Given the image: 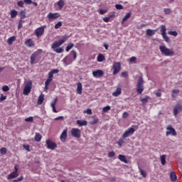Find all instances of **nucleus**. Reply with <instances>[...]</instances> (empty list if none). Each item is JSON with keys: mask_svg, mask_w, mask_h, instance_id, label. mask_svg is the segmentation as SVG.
Here are the masks:
<instances>
[{"mask_svg": "<svg viewBox=\"0 0 182 182\" xmlns=\"http://www.w3.org/2000/svg\"><path fill=\"white\" fill-rule=\"evenodd\" d=\"M99 123V119H95L92 122L91 124H97Z\"/></svg>", "mask_w": 182, "mask_h": 182, "instance_id": "nucleus-61", "label": "nucleus"}, {"mask_svg": "<svg viewBox=\"0 0 182 182\" xmlns=\"http://www.w3.org/2000/svg\"><path fill=\"white\" fill-rule=\"evenodd\" d=\"M84 113H87V114H92V110L90 109H87Z\"/></svg>", "mask_w": 182, "mask_h": 182, "instance_id": "nucleus-64", "label": "nucleus"}, {"mask_svg": "<svg viewBox=\"0 0 182 182\" xmlns=\"http://www.w3.org/2000/svg\"><path fill=\"white\" fill-rule=\"evenodd\" d=\"M167 132H166V136H177V132H176V129L173 128V126L169 125L166 127Z\"/></svg>", "mask_w": 182, "mask_h": 182, "instance_id": "nucleus-9", "label": "nucleus"}, {"mask_svg": "<svg viewBox=\"0 0 182 182\" xmlns=\"http://www.w3.org/2000/svg\"><path fill=\"white\" fill-rule=\"evenodd\" d=\"M25 122H29L30 123H33V117H29L25 119Z\"/></svg>", "mask_w": 182, "mask_h": 182, "instance_id": "nucleus-49", "label": "nucleus"}, {"mask_svg": "<svg viewBox=\"0 0 182 182\" xmlns=\"http://www.w3.org/2000/svg\"><path fill=\"white\" fill-rule=\"evenodd\" d=\"M105 59H106V58L104 56L103 54L100 53L97 58V62H103V60H105Z\"/></svg>", "mask_w": 182, "mask_h": 182, "instance_id": "nucleus-32", "label": "nucleus"}, {"mask_svg": "<svg viewBox=\"0 0 182 182\" xmlns=\"http://www.w3.org/2000/svg\"><path fill=\"white\" fill-rule=\"evenodd\" d=\"M63 62L65 66H68V65H72L73 60H72V57L68 55L63 60Z\"/></svg>", "mask_w": 182, "mask_h": 182, "instance_id": "nucleus-16", "label": "nucleus"}, {"mask_svg": "<svg viewBox=\"0 0 182 182\" xmlns=\"http://www.w3.org/2000/svg\"><path fill=\"white\" fill-rule=\"evenodd\" d=\"M139 171H140L141 176H142V177H144V178H146V177H147V173H146V171L141 169V168H139Z\"/></svg>", "mask_w": 182, "mask_h": 182, "instance_id": "nucleus-38", "label": "nucleus"}, {"mask_svg": "<svg viewBox=\"0 0 182 182\" xmlns=\"http://www.w3.org/2000/svg\"><path fill=\"white\" fill-rule=\"evenodd\" d=\"M59 73V70L53 69L50 73H48V79L53 80V75Z\"/></svg>", "mask_w": 182, "mask_h": 182, "instance_id": "nucleus-19", "label": "nucleus"}, {"mask_svg": "<svg viewBox=\"0 0 182 182\" xmlns=\"http://www.w3.org/2000/svg\"><path fill=\"white\" fill-rule=\"evenodd\" d=\"M71 134H72L73 137H76L77 139H80V136H82L80 129H79L77 128H73L71 129Z\"/></svg>", "mask_w": 182, "mask_h": 182, "instance_id": "nucleus-11", "label": "nucleus"}, {"mask_svg": "<svg viewBox=\"0 0 182 182\" xmlns=\"http://www.w3.org/2000/svg\"><path fill=\"white\" fill-rule=\"evenodd\" d=\"M32 89V81L30 80L25 85L24 89H23V95H26V96H28L29 93H31V90Z\"/></svg>", "mask_w": 182, "mask_h": 182, "instance_id": "nucleus-6", "label": "nucleus"}, {"mask_svg": "<svg viewBox=\"0 0 182 182\" xmlns=\"http://www.w3.org/2000/svg\"><path fill=\"white\" fill-rule=\"evenodd\" d=\"M63 23L62 21H58L54 26L55 29H59L60 26H62Z\"/></svg>", "mask_w": 182, "mask_h": 182, "instance_id": "nucleus-43", "label": "nucleus"}, {"mask_svg": "<svg viewBox=\"0 0 182 182\" xmlns=\"http://www.w3.org/2000/svg\"><path fill=\"white\" fill-rule=\"evenodd\" d=\"M113 73L112 75H117L120 70H122V65H120V63L117 62L114 63L112 65Z\"/></svg>", "mask_w": 182, "mask_h": 182, "instance_id": "nucleus-8", "label": "nucleus"}, {"mask_svg": "<svg viewBox=\"0 0 182 182\" xmlns=\"http://www.w3.org/2000/svg\"><path fill=\"white\" fill-rule=\"evenodd\" d=\"M20 18L21 21L22 19H25V18H26V12L24 11H20Z\"/></svg>", "mask_w": 182, "mask_h": 182, "instance_id": "nucleus-36", "label": "nucleus"}, {"mask_svg": "<svg viewBox=\"0 0 182 182\" xmlns=\"http://www.w3.org/2000/svg\"><path fill=\"white\" fill-rule=\"evenodd\" d=\"M156 32H157V29L151 30L150 28H148L146 30V35L148 36H153V35H155Z\"/></svg>", "mask_w": 182, "mask_h": 182, "instance_id": "nucleus-23", "label": "nucleus"}, {"mask_svg": "<svg viewBox=\"0 0 182 182\" xmlns=\"http://www.w3.org/2000/svg\"><path fill=\"white\" fill-rule=\"evenodd\" d=\"M43 100H45V95L41 94L40 95L37 103L38 105H42L43 103Z\"/></svg>", "mask_w": 182, "mask_h": 182, "instance_id": "nucleus-26", "label": "nucleus"}, {"mask_svg": "<svg viewBox=\"0 0 182 182\" xmlns=\"http://www.w3.org/2000/svg\"><path fill=\"white\" fill-rule=\"evenodd\" d=\"M117 143L118 146H119V147H122V146H123V143H124V139H123V136H122V138L119 139Z\"/></svg>", "mask_w": 182, "mask_h": 182, "instance_id": "nucleus-37", "label": "nucleus"}, {"mask_svg": "<svg viewBox=\"0 0 182 182\" xmlns=\"http://www.w3.org/2000/svg\"><path fill=\"white\" fill-rule=\"evenodd\" d=\"M166 155H161L160 159H161V163L162 164V166L166 165Z\"/></svg>", "mask_w": 182, "mask_h": 182, "instance_id": "nucleus-34", "label": "nucleus"}, {"mask_svg": "<svg viewBox=\"0 0 182 182\" xmlns=\"http://www.w3.org/2000/svg\"><path fill=\"white\" fill-rule=\"evenodd\" d=\"M168 35H171L172 36H177V35H178V33L176 31H168Z\"/></svg>", "mask_w": 182, "mask_h": 182, "instance_id": "nucleus-47", "label": "nucleus"}, {"mask_svg": "<svg viewBox=\"0 0 182 182\" xmlns=\"http://www.w3.org/2000/svg\"><path fill=\"white\" fill-rule=\"evenodd\" d=\"M118 159L120 161H122V163H124L125 164H127V163H129L127 161V159H126V156L124 155L119 154L118 156Z\"/></svg>", "mask_w": 182, "mask_h": 182, "instance_id": "nucleus-24", "label": "nucleus"}, {"mask_svg": "<svg viewBox=\"0 0 182 182\" xmlns=\"http://www.w3.org/2000/svg\"><path fill=\"white\" fill-rule=\"evenodd\" d=\"M52 80H52L51 78H48V79L46 80L45 84L47 85H50V82H52Z\"/></svg>", "mask_w": 182, "mask_h": 182, "instance_id": "nucleus-60", "label": "nucleus"}, {"mask_svg": "<svg viewBox=\"0 0 182 182\" xmlns=\"http://www.w3.org/2000/svg\"><path fill=\"white\" fill-rule=\"evenodd\" d=\"M34 139L36 141L39 142L41 141V140H42V135H41V134L39 133H36L34 136Z\"/></svg>", "mask_w": 182, "mask_h": 182, "instance_id": "nucleus-33", "label": "nucleus"}, {"mask_svg": "<svg viewBox=\"0 0 182 182\" xmlns=\"http://www.w3.org/2000/svg\"><path fill=\"white\" fill-rule=\"evenodd\" d=\"M170 178L171 181H177V175L174 172H171L170 173Z\"/></svg>", "mask_w": 182, "mask_h": 182, "instance_id": "nucleus-27", "label": "nucleus"}, {"mask_svg": "<svg viewBox=\"0 0 182 182\" xmlns=\"http://www.w3.org/2000/svg\"><path fill=\"white\" fill-rule=\"evenodd\" d=\"M156 97H161V91L159 90L155 92Z\"/></svg>", "mask_w": 182, "mask_h": 182, "instance_id": "nucleus-55", "label": "nucleus"}, {"mask_svg": "<svg viewBox=\"0 0 182 182\" xmlns=\"http://www.w3.org/2000/svg\"><path fill=\"white\" fill-rule=\"evenodd\" d=\"M46 143L47 144V147L50 149V150H55V149H56L58 147V145L56 144V143L50 141V139H47L46 141Z\"/></svg>", "mask_w": 182, "mask_h": 182, "instance_id": "nucleus-12", "label": "nucleus"}, {"mask_svg": "<svg viewBox=\"0 0 182 182\" xmlns=\"http://www.w3.org/2000/svg\"><path fill=\"white\" fill-rule=\"evenodd\" d=\"M144 90V80H143V77H139L138 79L137 85H136V92L138 93V95H141Z\"/></svg>", "mask_w": 182, "mask_h": 182, "instance_id": "nucleus-3", "label": "nucleus"}, {"mask_svg": "<svg viewBox=\"0 0 182 182\" xmlns=\"http://www.w3.org/2000/svg\"><path fill=\"white\" fill-rule=\"evenodd\" d=\"M103 75H105V73L102 70H97L92 72V76H94V77H102Z\"/></svg>", "mask_w": 182, "mask_h": 182, "instance_id": "nucleus-15", "label": "nucleus"}, {"mask_svg": "<svg viewBox=\"0 0 182 182\" xmlns=\"http://www.w3.org/2000/svg\"><path fill=\"white\" fill-rule=\"evenodd\" d=\"M115 8H116L117 9H119V10L123 9V5H122V4H116V5H115Z\"/></svg>", "mask_w": 182, "mask_h": 182, "instance_id": "nucleus-56", "label": "nucleus"}, {"mask_svg": "<svg viewBox=\"0 0 182 182\" xmlns=\"http://www.w3.org/2000/svg\"><path fill=\"white\" fill-rule=\"evenodd\" d=\"M159 50L165 56H174V50L168 48L166 46H160Z\"/></svg>", "mask_w": 182, "mask_h": 182, "instance_id": "nucleus-2", "label": "nucleus"}, {"mask_svg": "<svg viewBox=\"0 0 182 182\" xmlns=\"http://www.w3.org/2000/svg\"><path fill=\"white\" fill-rule=\"evenodd\" d=\"M16 15H18V11L16 10H12L11 11V18H16Z\"/></svg>", "mask_w": 182, "mask_h": 182, "instance_id": "nucleus-39", "label": "nucleus"}, {"mask_svg": "<svg viewBox=\"0 0 182 182\" xmlns=\"http://www.w3.org/2000/svg\"><path fill=\"white\" fill-rule=\"evenodd\" d=\"M22 23H23V21L20 20V21H18V29H21V28H22Z\"/></svg>", "mask_w": 182, "mask_h": 182, "instance_id": "nucleus-59", "label": "nucleus"}, {"mask_svg": "<svg viewBox=\"0 0 182 182\" xmlns=\"http://www.w3.org/2000/svg\"><path fill=\"white\" fill-rule=\"evenodd\" d=\"M23 2L26 4V5H31V4H33L32 0H23Z\"/></svg>", "mask_w": 182, "mask_h": 182, "instance_id": "nucleus-51", "label": "nucleus"}, {"mask_svg": "<svg viewBox=\"0 0 182 182\" xmlns=\"http://www.w3.org/2000/svg\"><path fill=\"white\" fill-rule=\"evenodd\" d=\"M178 93H180V90H172V97H176L174 95H177Z\"/></svg>", "mask_w": 182, "mask_h": 182, "instance_id": "nucleus-45", "label": "nucleus"}, {"mask_svg": "<svg viewBox=\"0 0 182 182\" xmlns=\"http://www.w3.org/2000/svg\"><path fill=\"white\" fill-rule=\"evenodd\" d=\"M23 149L26 150L27 151H31L30 146L28 144H23Z\"/></svg>", "mask_w": 182, "mask_h": 182, "instance_id": "nucleus-53", "label": "nucleus"}, {"mask_svg": "<svg viewBox=\"0 0 182 182\" xmlns=\"http://www.w3.org/2000/svg\"><path fill=\"white\" fill-rule=\"evenodd\" d=\"M41 53H42V50L38 49L37 51L34 52L31 55V56L30 57L31 65H33V63H35V60H36V57L39 56Z\"/></svg>", "mask_w": 182, "mask_h": 182, "instance_id": "nucleus-10", "label": "nucleus"}, {"mask_svg": "<svg viewBox=\"0 0 182 182\" xmlns=\"http://www.w3.org/2000/svg\"><path fill=\"white\" fill-rule=\"evenodd\" d=\"M115 156H116V154L113 151L108 153V157L112 158V157H114Z\"/></svg>", "mask_w": 182, "mask_h": 182, "instance_id": "nucleus-50", "label": "nucleus"}, {"mask_svg": "<svg viewBox=\"0 0 182 182\" xmlns=\"http://www.w3.org/2000/svg\"><path fill=\"white\" fill-rule=\"evenodd\" d=\"M149 100H150V97H149V96H146L144 98H142V97L140 98V101L141 102V103L143 105H146V103H147V102H149Z\"/></svg>", "mask_w": 182, "mask_h": 182, "instance_id": "nucleus-29", "label": "nucleus"}, {"mask_svg": "<svg viewBox=\"0 0 182 182\" xmlns=\"http://www.w3.org/2000/svg\"><path fill=\"white\" fill-rule=\"evenodd\" d=\"M15 41H16V37H15V36H13L7 40V43H9V45H12V43H14Z\"/></svg>", "mask_w": 182, "mask_h": 182, "instance_id": "nucleus-28", "label": "nucleus"}, {"mask_svg": "<svg viewBox=\"0 0 182 182\" xmlns=\"http://www.w3.org/2000/svg\"><path fill=\"white\" fill-rule=\"evenodd\" d=\"M70 56H73V60H76V58H77V54L76 53V51L74 50H71L70 52Z\"/></svg>", "mask_w": 182, "mask_h": 182, "instance_id": "nucleus-35", "label": "nucleus"}, {"mask_svg": "<svg viewBox=\"0 0 182 182\" xmlns=\"http://www.w3.org/2000/svg\"><path fill=\"white\" fill-rule=\"evenodd\" d=\"M136 129L133 127L128 128L124 134H122V139H127V137H130V136H133L134 134V132L139 129V127H135Z\"/></svg>", "mask_w": 182, "mask_h": 182, "instance_id": "nucleus-4", "label": "nucleus"}, {"mask_svg": "<svg viewBox=\"0 0 182 182\" xmlns=\"http://www.w3.org/2000/svg\"><path fill=\"white\" fill-rule=\"evenodd\" d=\"M110 110V106H106L102 109V112L103 113H107Z\"/></svg>", "mask_w": 182, "mask_h": 182, "instance_id": "nucleus-44", "label": "nucleus"}, {"mask_svg": "<svg viewBox=\"0 0 182 182\" xmlns=\"http://www.w3.org/2000/svg\"><path fill=\"white\" fill-rule=\"evenodd\" d=\"M19 174H18V172H11L10 174L8 175L7 178L8 180H12V178H16Z\"/></svg>", "mask_w": 182, "mask_h": 182, "instance_id": "nucleus-20", "label": "nucleus"}, {"mask_svg": "<svg viewBox=\"0 0 182 182\" xmlns=\"http://www.w3.org/2000/svg\"><path fill=\"white\" fill-rule=\"evenodd\" d=\"M77 124H79L80 127H82V126H87V121L77 120Z\"/></svg>", "mask_w": 182, "mask_h": 182, "instance_id": "nucleus-30", "label": "nucleus"}, {"mask_svg": "<svg viewBox=\"0 0 182 182\" xmlns=\"http://www.w3.org/2000/svg\"><path fill=\"white\" fill-rule=\"evenodd\" d=\"M121 76L122 77H127V76H128L127 73V72H122V74H121Z\"/></svg>", "mask_w": 182, "mask_h": 182, "instance_id": "nucleus-63", "label": "nucleus"}, {"mask_svg": "<svg viewBox=\"0 0 182 182\" xmlns=\"http://www.w3.org/2000/svg\"><path fill=\"white\" fill-rule=\"evenodd\" d=\"M73 46H74L73 43L68 44L65 49L66 52H69V50H70V49H72V48H73Z\"/></svg>", "mask_w": 182, "mask_h": 182, "instance_id": "nucleus-41", "label": "nucleus"}, {"mask_svg": "<svg viewBox=\"0 0 182 182\" xmlns=\"http://www.w3.org/2000/svg\"><path fill=\"white\" fill-rule=\"evenodd\" d=\"M45 28H46V26L38 27L35 30L34 33L37 38H41V36H43Z\"/></svg>", "mask_w": 182, "mask_h": 182, "instance_id": "nucleus-7", "label": "nucleus"}, {"mask_svg": "<svg viewBox=\"0 0 182 182\" xmlns=\"http://www.w3.org/2000/svg\"><path fill=\"white\" fill-rule=\"evenodd\" d=\"M166 32H167V28H166V26L164 25L161 26V35L163 39L165 41V42L168 43V42H170V38L167 36Z\"/></svg>", "mask_w": 182, "mask_h": 182, "instance_id": "nucleus-5", "label": "nucleus"}, {"mask_svg": "<svg viewBox=\"0 0 182 182\" xmlns=\"http://www.w3.org/2000/svg\"><path fill=\"white\" fill-rule=\"evenodd\" d=\"M24 43L27 48H32L35 46V41H32V38H28L26 40Z\"/></svg>", "mask_w": 182, "mask_h": 182, "instance_id": "nucleus-17", "label": "nucleus"}, {"mask_svg": "<svg viewBox=\"0 0 182 182\" xmlns=\"http://www.w3.org/2000/svg\"><path fill=\"white\" fill-rule=\"evenodd\" d=\"M112 18H113L112 15H109L108 17H104L103 18V21L104 22H109L110 21V19H112Z\"/></svg>", "mask_w": 182, "mask_h": 182, "instance_id": "nucleus-40", "label": "nucleus"}, {"mask_svg": "<svg viewBox=\"0 0 182 182\" xmlns=\"http://www.w3.org/2000/svg\"><path fill=\"white\" fill-rule=\"evenodd\" d=\"M66 139H68V129H64L60 135L61 141H66Z\"/></svg>", "mask_w": 182, "mask_h": 182, "instance_id": "nucleus-18", "label": "nucleus"}, {"mask_svg": "<svg viewBox=\"0 0 182 182\" xmlns=\"http://www.w3.org/2000/svg\"><path fill=\"white\" fill-rule=\"evenodd\" d=\"M0 153L2 154V156H5L6 154V148L3 147L0 149Z\"/></svg>", "mask_w": 182, "mask_h": 182, "instance_id": "nucleus-42", "label": "nucleus"}, {"mask_svg": "<svg viewBox=\"0 0 182 182\" xmlns=\"http://www.w3.org/2000/svg\"><path fill=\"white\" fill-rule=\"evenodd\" d=\"M3 92H8L9 90V87L8 85H4L2 87Z\"/></svg>", "mask_w": 182, "mask_h": 182, "instance_id": "nucleus-52", "label": "nucleus"}, {"mask_svg": "<svg viewBox=\"0 0 182 182\" xmlns=\"http://www.w3.org/2000/svg\"><path fill=\"white\" fill-rule=\"evenodd\" d=\"M130 16H132V13L131 12L127 13L126 16L123 18L122 23H124V22H126V21H127V19H129Z\"/></svg>", "mask_w": 182, "mask_h": 182, "instance_id": "nucleus-31", "label": "nucleus"}, {"mask_svg": "<svg viewBox=\"0 0 182 182\" xmlns=\"http://www.w3.org/2000/svg\"><path fill=\"white\" fill-rule=\"evenodd\" d=\"M122 117H123V119H127V117H129V113L124 112L122 114Z\"/></svg>", "mask_w": 182, "mask_h": 182, "instance_id": "nucleus-58", "label": "nucleus"}, {"mask_svg": "<svg viewBox=\"0 0 182 182\" xmlns=\"http://www.w3.org/2000/svg\"><path fill=\"white\" fill-rule=\"evenodd\" d=\"M56 102H58V98H56V99L55 100V101L51 103V107H52V108L55 107V106H56Z\"/></svg>", "mask_w": 182, "mask_h": 182, "instance_id": "nucleus-62", "label": "nucleus"}, {"mask_svg": "<svg viewBox=\"0 0 182 182\" xmlns=\"http://www.w3.org/2000/svg\"><path fill=\"white\" fill-rule=\"evenodd\" d=\"M24 4H25V3L23 1H19L17 2L18 6H19L20 8H23Z\"/></svg>", "mask_w": 182, "mask_h": 182, "instance_id": "nucleus-48", "label": "nucleus"}, {"mask_svg": "<svg viewBox=\"0 0 182 182\" xmlns=\"http://www.w3.org/2000/svg\"><path fill=\"white\" fill-rule=\"evenodd\" d=\"M164 12L165 15H170V14H171V10L170 9H164Z\"/></svg>", "mask_w": 182, "mask_h": 182, "instance_id": "nucleus-46", "label": "nucleus"}, {"mask_svg": "<svg viewBox=\"0 0 182 182\" xmlns=\"http://www.w3.org/2000/svg\"><path fill=\"white\" fill-rule=\"evenodd\" d=\"M82 90H83V87L82 86V82L77 83V94L82 95Z\"/></svg>", "mask_w": 182, "mask_h": 182, "instance_id": "nucleus-21", "label": "nucleus"}, {"mask_svg": "<svg viewBox=\"0 0 182 182\" xmlns=\"http://www.w3.org/2000/svg\"><path fill=\"white\" fill-rule=\"evenodd\" d=\"M48 19H58V18H60V14L59 13H49L47 16Z\"/></svg>", "mask_w": 182, "mask_h": 182, "instance_id": "nucleus-13", "label": "nucleus"}, {"mask_svg": "<svg viewBox=\"0 0 182 182\" xmlns=\"http://www.w3.org/2000/svg\"><path fill=\"white\" fill-rule=\"evenodd\" d=\"M136 60H137V58L136 57H132L129 59V62H131V63H136Z\"/></svg>", "mask_w": 182, "mask_h": 182, "instance_id": "nucleus-54", "label": "nucleus"}, {"mask_svg": "<svg viewBox=\"0 0 182 182\" xmlns=\"http://www.w3.org/2000/svg\"><path fill=\"white\" fill-rule=\"evenodd\" d=\"M56 5L58 6L59 10L61 11V9H63V6H65V1L63 0H59Z\"/></svg>", "mask_w": 182, "mask_h": 182, "instance_id": "nucleus-25", "label": "nucleus"}, {"mask_svg": "<svg viewBox=\"0 0 182 182\" xmlns=\"http://www.w3.org/2000/svg\"><path fill=\"white\" fill-rule=\"evenodd\" d=\"M182 110V106L181 104H177L174 107H173V114L176 117H177V114H178L179 112H181Z\"/></svg>", "mask_w": 182, "mask_h": 182, "instance_id": "nucleus-14", "label": "nucleus"}, {"mask_svg": "<svg viewBox=\"0 0 182 182\" xmlns=\"http://www.w3.org/2000/svg\"><path fill=\"white\" fill-rule=\"evenodd\" d=\"M120 95H122V88L120 87L117 88L115 92L112 93L114 97H117V96H120Z\"/></svg>", "mask_w": 182, "mask_h": 182, "instance_id": "nucleus-22", "label": "nucleus"}, {"mask_svg": "<svg viewBox=\"0 0 182 182\" xmlns=\"http://www.w3.org/2000/svg\"><path fill=\"white\" fill-rule=\"evenodd\" d=\"M68 36H63V38L59 40L58 41L53 43L51 48L56 53H62L63 52V48H59V46H62L66 41H68Z\"/></svg>", "mask_w": 182, "mask_h": 182, "instance_id": "nucleus-1", "label": "nucleus"}, {"mask_svg": "<svg viewBox=\"0 0 182 182\" xmlns=\"http://www.w3.org/2000/svg\"><path fill=\"white\" fill-rule=\"evenodd\" d=\"M4 100H6V96H4L1 94L0 97V102H4Z\"/></svg>", "mask_w": 182, "mask_h": 182, "instance_id": "nucleus-57", "label": "nucleus"}]
</instances>
